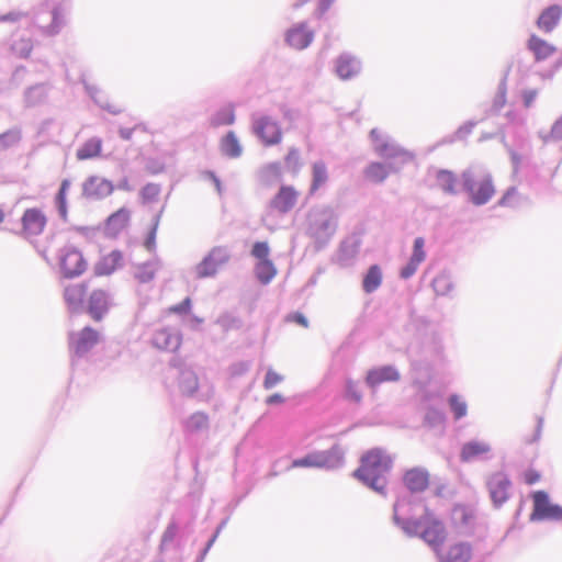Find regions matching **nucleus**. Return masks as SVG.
Wrapping results in <instances>:
<instances>
[{"label": "nucleus", "mask_w": 562, "mask_h": 562, "mask_svg": "<svg viewBox=\"0 0 562 562\" xmlns=\"http://www.w3.org/2000/svg\"><path fill=\"white\" fill-rule=\"evenodd\" d=\"M408 501L405 497L397 498L393 505V521L405 535L420 537L431 549L439 554V549L446 540L447 532L441 520L431 515L427 508L419 518L405 517Z\"/></svg>", "instance_id": "f257e3e1"}, {"label": "nucleus", "mask_w": 562, "mask_h": 562, "mask_svg": "<svg viewBox=\"0 0 562 562\" xmlns=\"http://www.w3.org/2000/svg\"><path fill=\"white\" fill-rule=\"evenodd\" d=\"M394 464V457L386 449L375 447L364 452L360 465L352 473L353 477L379 495L386 497L389 474Z\"/></svg>", "instance_id": "f03ea898"}, {"label": "nucleus", "mask_w": 562, "mask_h": 562, "mask_svg": "<svg viewBox=\"0 0 562 562\" xmlns=\"http://www.w3.org/2000/svg\"><path fill=\"white\" fill-rule=\"evenodd\" d=\"M460 179L461 191L475 206L488 203L496 192L491 172L483 167L470 166L461 172Z\"/></svg>", "instance_id": "7ed1b4c3"}, {"label": "nucleus", "mask_w": 562, "mask_h": 562, "mask_svg": "<svg viewBox=\"0 0 562 562\" xmlns=\"http://www.w3.org/2000/svg\"><path fill=\"white\" fill-rule=\"evenodd\" d=\"M337 229V217L329 207L322 209L308 216L307 235L314 240L315 249L327 246Z\"/></svg>", "instance_id": "20e7f679"}, {"label": "nucleus", "mask_w": 562, "mask_h": 562, "mask_svg": "<svg viewBox=\"0 0 562 562\" xmlns=\"http://www.w3.org/2000/svg\"><path fill=\"white\" fill-rule=\"evenodd\" d=\"M370 138L373 144L374 151L386 160V162H396L402 167L414 159V154L400 146L393 138L382 135L378 128H372Z\"/></svg>", "instance_id": "39448f33"}, {"label": "nucleus", "mask_w": 562, "mask_h": 562, "mask_svg": "<svg viewBox=\"0 0 562 562\" xmlns=\"http://www.w3.org/2000/svg\"><path fill=\"white\" fill-rule=\"evenodd\" d=\"M251 133L266 147L276 146L282 140V128L278 120L263 112H254L250 115Z\"/></svg>", "instance_id": "423d86ee"}, {"label": "nucleus", "mask_w": 562, "mask_h": 562, "mask_svg": "<svg viewBox=\"0 0 562 562\" xmlns=\"http://www.w3.org/2000/svg\"><path fill=\"white\" fill-rule=\"evenodd\" d=\"M232 254L227 246L213 247L195 266L199 279L213 278L217 271L231 260Z\"/></svg>", "instance_id": "0eeeda50"}, {"label": "nucleus", "mask_w": 562, "mask_h": 562, "mask_svg": "<svg viewBox=\"0 0 562 562\" xmlns=\"http://www.w3.org/2000/svg\"><path fill=\"white\" fill-rule=\"evenodd\" d=\"M183 543L179 537V526L171 520L161 535L159 553L166 555L169 562L183 561Z\"/></svg>", "instance_id": "6e6552de"}, {"label": "nucleus", "mask_w": 562, "mask_h": 562, "mask_svg": "<svg viewBox=\"0 0 562 562\" xmlns=\"http://www.w3.org/2000/svg\"><path fill=\"white\" fill-rule=\"evenodd\" d=\"M485 485L495 508H501L509 499L513 483L505 472L497 471L490 474Z\"/></svg>", "instance_id": "1a4fd4ad"}, {"label": "nucleus", "mask_w": 562, "mask_h": 562, "mask_svg": "<svg viewBox=\"0 0 562 562\" xmlns=\"http://www.w3.org/2000/svg\"><path fill=\"white\" fill-rule=\"evenodd\" d=\"M59 268L64 278L72 279L86 271L87 261L80 250L75 246L67 245L60 249Z\"/></svg>", "instance_id": "9d476101"}, {"label": "nucleus", "mask_w": 562, "mask_h": 562, "mask_svg": "<svg viewBox=\"0 0 562 562\" xmlns=\"http://www.w3.org/2000/svg\"><path fill=\"white\" fill-rule=\"evenodd\" d=\"M533 509L530 515L531 521L562 520V506L552 504L546 491L532 493Z\"/></svg>", "instance_id": "9b49d317"}, {"label": "nucleus", "mask_w": 562, "mask_h": 562, "mask_svg": "<svg viewBox=\"0 0 562 562\" xmlns=\"http://www.w3.org/2000/svg\"><path fill=\"white\" fill-rule=\"evenodd\" d=\"M170 366L178 370V387L182 395L192 397L199 390V378L195 371L178 357H172Z\"/></svg>", "instance_id": "f8f14e48"}, {"label": "nucleus", "mask_w": 562, "mask_h": 562, "mask_svg": "<svg viewBox=\"0 0 562 562\" xmlns=\"http://www.w3.org/2000/svg\"><path fill=\"white\" fill-rule=\"evenodd\" d=\"M99 340V333L91 328L90 326H86L78 334H70L69 336V347L74 357L81 358L86 356L97 344Z\"/></svg>", "instance_id": "ddd939ff"}, {"label": "nucleus", "mask_w": 562, "mask_h": 562, "mask_svg": "<svg viewBox=\"0 0 562 562\" xmlns=\"http://www.w3.org/2000/svg\"><path fill=\"white\" fill-rule=\"evenodd\" d=\"M401 373L393 364H384L368 370L364 383L374 393L382 383L397 382Z\"/></svg>", "instance_id": "4468645a"}, {"label": "nucleus", "mask_w": 562, "mask_h": 562, "mask_svg": "<svg viewBox=\"0 0 562 562\" xmlns=\"http://www.w3.org/2000/svg\"><path fill=\"white\" fill-rule=\"evenodd\" d=\"M314 468L334 470L344 464V449L335 443L327 450L312 451Z\"/></svg>", "instance_id": "2eb2a0df"}, {"label": "nucleus", "mask_w": 562, "mask_h": 562, "mask_svg": "<svg viewBox=\"0 0 562 562\" xmlns=\"http://www.w3.org/2000/svg\"><path fill=\"white\" fill-rule=\"evenodd\" d=\"M47 218L37 207L26 209L21 217L22 229L19 233L24 237L38 236L44 232Z\"/></svg>", "instance_id": "dca6fc26"}, {"label": "nucleus", "mask_w": 562, "mask_h": 562, "mask_svg": "<svg viewBox=\"0 0 562 562\" xmlns=\"http://www.w3.org/2000/svg\"><path fill=\"white\" fill-rule=\"evenodd\" d=\"M430 474L424 467H414L406 470L403 474L402 481L404 486L412 494L423 493L429 486Z\"/></svg>", "instance_id": "f3484780"}, {"label": "nucleus", "mask_w": 562, "mask_h": 562, "mask_svg": "<svg viewBox=\"0 0 562 562\" xmlns=\"http://www.w3.org/2000/svg\"><path fill=\"white\" fill-rule=\"evenodd\" d=\"M492 447L486 441L470 440L462 445L460 450V461L470 463L477 460H490Z\"/></svg>", "instance_id": "a211bd4d"}, {"label": "nucleus", "mask_w": 562, "mask_h": 562, "mask_svg": "<svg viewBox=\"0 0 562 562\" xmlns=\"http://www.w3.org/2000/svg\"><path fill=\"white\" fill-rule=\"evenodd\" d=\"M114 191V184L98 176L89 177L82 184V194L87 199L102 200Z\"/></svg>", "instance_id": "6ab92c4d"}, {"label": "nucleus", "mask_w": 562, "mask_h": 562, "mask_svg": "<svg viewBox=\"0 0 562 562\" xmlns=\"http://www.w3.org/2000/svg\"><path fill=\"white\" fill-rule=\"evenodd\" d=\"M284 40L289 46L301 50L312 44L314 32L307 27L306 22H300L286 31Z\"/></svg>", "instance_id": "aec40b11"}, {"label": "nucleus", "mask_w": 562, "mask_h": 562, "mask_svg": "<svg viewBox=\"0 0 562 562\" xmlns=\"http://www.w3.org/2000/svg\"><path fill=\"white\" fill-rule=\"evenodd\" d=\"M335 71L342 80L352 79L360 74L361 61L349 53H342L335 61Z\"/></svg>", "instance_id": "412c9836"}, {"label": "nucleus", "mask_w": 562, "mask_h": 562, "mask_svg": "<svg viewBox=\"0 0 562 562\" xmlns=\"http://www.w3.org/2000/svg\"><path fill=\"white\" fill-rule=\"evenodd\" d=\"M88 291L87 283H78L69 285L64 291V299L68 310L71 313H82L85 307V297Z\"/></svg>", "instance_id": "4be33fe9"}, {"label": "nucleus", "mask_w": 562, "mask_h": 562, "mask_svg": "<svg viewBox=\"0 0 562 562\" xmlns=\"http://www.w3.org/2000/svg\"><path fill=\"white\" fill-rule=\"evenodd\" d=\"M297 201V192L292 186H281L278 193L270 201V207L285 214L290 212Z\"/></svg>", "instance_id": "5701e85b"}, {"label": "nucleus", "mask_w": 562, "mask_h": 562, "mask_svg": "<svg viewBox=\"0 0 562 562\" xmlns=\"http://www.w3.org/2000/svg\"><path fill=\"white\" fill-rule=\"evenodd\" d=\"M109 311V295L103 290H94L88 300L87 312L94 321H101Z\"/></svg>", "instance_id": "b1692460"}, {"label": "nucleus", "mask_w": 562, "mask_h": 562, "mask_svg": "<svg viewBox=\"0 0 562 562\" xmlns=\"http://www.w3.org/2000/svg\"><path fill=\"white\" fill-rule=\"evenodd\" d=\"M153 344L158 349L176 351L181 345V336L177 330L164 328L155 333Z\"/></svg>", "instance_id": "393cba45"}, {"label": "nucleus", "mask_w": 562, "mask_h": 562, "mask_svg": "<svg viewBox=\"0 0 562 562\" xmlns=\"http://www.w3.org/2000/svg\"><path fill=\"white\" fill-rule=\"evenodd\" d=\"M453 525L464 532L472 530L475 521V515L472 507L467 505H456L451 513Z\"/></svg>", "instance_id": "a878e982"}, {"label": "nucleus", "mask_w": 562, "mask_h": 562, "mask_svg": "<svg viewBox=\"0 0 562 562\" xmlns=\"http://www.w3.org/2000/svg\"><path fill=\"white\" fill-rule=\"evenodd\" d=\"M131 211L126 207H121L112 213L106 218L105 231L106 235L111 237L117 236L130 223Z\"/></svg>", "instance_id": "bb28decb"}, {"label": "nucleus", "mask_w": 562, "mask_h": 562, "mask_svg": "<svg viewBox=\"0 0 562 562\" xmlns=\"http://www.w3.org/2000/svg\"><path fill=\"white\" fill-rule=\"evenodd\" d=\"M123 254L120 250H112L109 255L103 256L94 266L97 276H110L117 268L122 267Z\"/></svg>", "instance_id": "cd10ccee"}, {"label": "nucleus", "mask_w": 562, "mask_h": 562, "mask_svg": "<svg viewBox=\"0 0 562 562\" xmlns=\"http://www.w3.org/2000/svg\"><path fill=\"white\" fill-rule=\"evenodd\" d=\"M562 16V7L552 4L546 8L537 20V25L542 31L550 33L559 24Z\"/></svg>", "instance_id": "c85d7f7f"}, {"label": "nucleus", "mask_w": 562, "mask_h": 562, "mask_svg": "<svg viewBox=\"0 0 562 562\" xmlns=\"http://www.w3.org/2000/svg\"><path fill=\"white\" fill-rule=\"evenodd\" d=\"M400 171L396 162H371L366 168V177L374 182H383L390 173Z\"/></svg>", "instance_id": "c756f323"}, {"label": "nucleus", "mask_w": 562, "mask_h": 562, "mask_svg": "<svg viewBox=\"0 0 562 562\" xmlns=\"http://www.w3.org/2000/svg\"><path fill=\"white\" fill-rule=\"evenodd\" d=\"M437 555L440 562H469L472 558V547L468 542H458L451 546L445 555Z\"/></svg>", "instance_id": "7c9ffc66"}, {"label": "nucleus", "mask_w": 562, "mask_h": 562, "mask_svg": "<svg viewBox=\"0 0 562 562\" xmlns=\"http://www.w3.org/2000/svg\"><path fill=\"white\" fill-rule=\"evenodd\" d=\"M220 150L223 156L229 159H237L243 155V146L234 131L227 132L221 139Z\"/></svg>", "instance_id": "2f4dec72"}, {"label": "nucleus", "mask_w": 562, "mask_h": 562, "mask_svg": "<svg viewBox=\"0 0 562 562\" xmlns=\"http://www.w3.org/2000/svg\"><path fill=\"white\" fill-rule=\"evenodd\" d=\"M528 48L535 55L537 61L548 59L557 50L555 47L537 35H531L528 40Z\"/></svg>", "instance_id": "473e14b6"}, {"label": "nucleus", "mask_w": 562, "mask_h": 562, "mask_svg": "<svg viewBox=\"0 0 562 562\" xmlns=\"http://www.w3.org/2000/svg\"><path fill=\"white\" fill-rule=\"evenodd\" d=\"M436 180L443 193L457 195L460 192L457 189L458 178L454 172L448 169H439L436 173Z\"/></svg>", "instance_id": "72a5a7b5"}, {"label": "nucleus", "mask_w": 562, "mask_h": 562, "mask_svg": "<svg viewBox=\"0 0 562 562\" xmlns=\"http://www.w3.org/2000/svg\"><path fill=\"white\" fill-rule=\"evenodd\" d=\"M382 270L379 265H371L363 276L362 289L366 293L375 292L382 284Z\"/></svg>", "instance_id": "f704fd0d"}, {"label": "nucleus", "mask_w": 562, "mask_h": 562, "mask_svg": "<svg viewBox=\"0 0 562 562\" xmlns=\"http://www.w3.org/2000/svg\"><path fill=\"white\" fill-rule=\"evenodd\" d=\"M159 267H160V260L157 257H155L154 259L148 260L144 263H139L136 266L137 270L134 273V278L139 283H148L151 280H154Z\"/></svg>", "instance_id": "c9c22d12"}, {"label": "nucleus", "mask_w": 562, "mask_h": 562, "mask_svg": "<svg viewBox=\"0 0 562 562\" xmlns=\"http://www.w3.org/2000/svg\"><path fill=\"white\" fill-rule=\"evenodd\" d=\"M497 204L503 207L518 209L522 205L529 204V199L518 192L516 187H509L503 196L498 200Z\"/></svg>", "instance_id": "e433bc0d"}, {"label": "nucleus", "mask_w": 562, "mask_h": 562, "mask_svg": "<svg viewBox=\"0 0 562 562\" xmlns=\"http://www.w3.org/2000/svg\"><path fill=\"white\" fill-rule=\"evenodd\" d=\"M48 89L44 83H36L24 91V103L27 108L42 104L47 98Z\"/></svg>", "instance_id": "4c0bfd02"}, {"label": "nucleus", "mask_w": 562, "mask_h": 562, "mask_svg": "<svg viewBox=\"0 0 562 562\" xmlns=\"http://www.w3.org/2000/svg\"><path fill=\"white\" fill-rule=\"evenodd\" d=\"M328 181L327 166L323 160H317L312 165V182L310 193L314 194Z\"/></svg>", "instance_id": "58836bf2"}, {"label": "nucleus", "mask_w": 562, "mask_h": 562, "mask_svg": "<svg viewBox=\"0 0 562 562\" xmlns=\"http://www.w3.org/2000/svg\"><path fill=\"white\" fill-rule=\"evenodd\" d=\"M81 82L85 86L86 92L89 94V97L103 110L108 111L111 114H120L122 110L115 105L110 104L106 100H103L100 94L101 91L98 87L90 85L86 81L83 76L81 77Z\"/></svg>", "instance_id": "ea45409f"}, {"label": "nucleus", "mask_w": 562, "mask_h": 562, "mask_svg": "<svg viewBox=\"0 0 562 562\" xmlns=\"http://www.w3.org/2000/svg\"><path fill=\"white\" fill-rule=\"evenodd\" d=\"M259 181L265 186H271L281 180V164L273 161L261 167L258 173Z\"/></svg>", "instance_id": "a19ab883"}, {"label": "nucleus", "mask_w": 562, "mask_h": 562, "mask_svg": "<svg viewBox=\"0 0 562 562\" xmlns=\"http://www.w3.org/2000/svg\"><path fill=\"white\" fill-rule=\"evenodd\" d=\"M507 75H508V70L504 74L503 78L501 79L498 87H497V92L493 100V103H492L491 108L486 111L485 116L498 114L499 111L506 104Z\"/></svg>", "instance_id": "79ce46f5"}, {"label": "nucleus", "mask_w": 562, "mask_h": 562, "mask_svg": "<svg viewBox=\"0 0 562 562\" xmlns=\"http://www.w3.org/2000/svg\"><path fill=\"white\" fill-rule=\"evenodd\" d=\"M254 272L258 281L266 285L276 277L277 269L271 260H262L256 263Z\"/></svg>", "instance_id": "37998d69"}, {"label": "nucleus", "mask_w": 562, "mask_h": 562, "mask_svg": "<svg viewBox=\"0 0 562 562\" xmlns=\"http://www.w3.org/2000/svg\"><path fill=\"white\" fill-rule=\"evenodd\" d=\"M102 148V140L98 137H92L83 143L77 150V158L79 160H87L100 155Z\"/></svg>", "instance_id": "c03bdc74"}, {"label": "nucleus", "mask_w": 562, "mask_h": 562, "mask_svg": "<svg viewBox=\"0 0 562 562\" xmlns=\"http://www.w3.org/2000/svg\"><path fill=\"white\" fill-rule=\"evenodd\" d=\"M235 108L233 104H228L221 108L213 114L211 117V125L214 127L232 125L235 123Z\"/></svg>", "instance_id": "a18cd8bd"}, {"label": "nucleus", "mask_w": 562, "mask_h": 562, "mask_svg": "<svg viewBox=\"0 0 562 562\" xmlns=\"http://www.w3.org/2000/svg\"><path fill=\"white\" fill-rule=\"evenodd\" d=\"M431 286L437 295H448L453 290V281L448 272H441L434 278Z\"/></svg>", "instance_id": "49530a36"}, {"label": "nucleus", "mask_w": 562, "mask_h": 562, "mask_svg": "<svg viewBox=\"0 0 562 562\" xmlns=\"http://www.w3.org/2000/svg\"><path fill=\"white\" fill-rule=\"evenodd\" d=\"M209 425V417L204 413L196 412L192 414L184 423L187 431L196 432L205 429Z\"/></svg>", "instance_id": "de8ad7c7"}, {"label": "nucleus", "mask_w": 562, "mask_h": 562, "mask_svg": "<svg viewBox=\"0 0 562 562\" xmlns=\"http://www.w3.org/2000/svg\"><path fill=\"white\" fill-rule=\"evenodd\" d=\"M450 411L453 414L456 420H459L467 416L468 405L458 394H451L448 398Z\"/></svg>", "instance_id": "09e8293b"}, {"label": "nucleus", "mask_w": 562, "mask_h": 562, "mask_svg": "<svg viewBox=\"0 0 562 562\" xmlns=\"http://www.w3.org/2000/svg\"><path fill=\"white\" fill-rule=\"evenodd\" d=\"M216 324L224 331H228L233 329H239L243 326V321L232 313H224L217 317Z\"/></svg>", "instance_id": "8fccbe9b"}, {"label": "nucleus", "mask_w": 562, "mask_h": 562, "mask_svg": "<svg viewBox=\"0 0 562 562\" xmlns=\"http://www.w3.org/2000/svg\"><path fill=\"white\" fill-rule=\"evenodd\" d=\"M445 419H446V416L441 409L436 408L434 406L427 407L425 417H424L426 425H428L431 428H435V427L441 426L445 423Z\"/></svg>", "instance_id": "3c124183"}, {"label": "nucleus", "mask_w": 562, "mask_h": 562, "mask_svg": "<svg viewBox=\"0 0 562 562\" xmlns=\"http://www.w3.org/2000/svg\"><path fill=\"white\" fill-rule=\"evenodd\" d=\"M21 130L18 127L10 128L4 133L0 134V147L8 149L16 145L21 140Z\"/></svg>", "instance_id": "603ef678"}, {"label": "nucleus", "mask_w": 562, "mask_h": 562, "mask_svg": "<svg viewBox=\"0 0 562 562\" xmlns=\"http://www.w3.org/2000/svg\"><path fill=\"white\" fill-rule=\"evenodd\" d=\"M285 168L293 173H297L301 170L302 162L300 157V151L295 147H291L284 157Z\"/></svg>", "instance_id": "864d4df0"}, {"label": "nucleus", "mask_w": 562, "mask_h": 562, "mask_svg": "<svg viewBox=\"0 0 562 562\" xmlns=\"http://www.w3.org/2000/svg\"><path fill=\"white\" fill-rule=\"evenodd\" d=\"M345 397L355 403H360L362 400V392L359 390V382L352 379H347L345 382Z\"/></svg>", "instance_id": "5fc2aeb1"}, {"label": "nucleus", "mask_w": 562, "mask_h": 562, "mask_svg": "<svg viewBox=\"0 0 562 562\" xmlns=\"http://www.w3.org/2000/svg\"><path fill=\"white\" fill-rule=\"evenodd\" d=\"M161 192V187L158 183L149 182L140 190V198L143 203H150L157 200Z\"/></svg>", "instance_id": "6e6d98bb"}, {"label": "nucleus", "mask_w": 562, "mask_h": 562, "mask_svg": "<svg viewBox=\"0 0 562 562\" xmlns=\"http://www.w3.org/2000/svg\"><path fill=\"white\" fill-rule=\"evenodd\" d=\"M359 249V245L355 241L344 240L339 247V260L347 261L352 259Z\"/></svg>", "instance_id": "4d7b16f0"}, {"label": "nucleus", "mask_w": 562, "mask_h": 562, "mask_svg": "<svg viewBox=\"0 0 562 562\" xmlns=\"http://www.w3.org/2000/svg\"><path fill=\"white\" fill-rule=\"evenodd\" d=\"M540 138L543 143H549L551 140L559 142L562 140V116H560L552 125L551 131L548 134L539 133Z\"/></svg>", "instance_id": "13d9d810"}, {"label": "nucleus", "mask_w": 562, "mask_h": 562, "mask_svg": "<svg viewBox=\"0 0 562 562\" xmlns=\"http://www.w3.org/2000/svg\"><path fill=\"white\" fill-rule=\"evenodd\" d=\"M159 221H160V215L159 214L155 215V217L153 218V225H151V227L146 236V239L144 241V246L150 252L155 251V249H156V235H157Z\"/></svg>", "instance_id": "bf43d9fd"}, {"label": "nucleus", "mask_w": 562, "mask_h": 562, "mask_svg": "<svg viewBox=\"0 0 562 562\" xmlns=\"http://www.w3.org/2000/svg\"><path fill=\"white\" fill-rule=\"evenodd\" d=\"M32 48L31 40L27 38H21L12 44V52L21 58H27Z\"/></svg>", "instance_id": "052dcab7"}, {"label": "nucleus", "mask_w": 562, "mask_h": 562, "mask_svg": "<svg viewBox=\"0 0 562 562\" xmlns=\"http://www.w3.org/2000/svg\"><path fill=\"white\" fill-rule=\"evenodd\" d=\"M270 248L267 241H256L251 247V256L257 258L258 261L270 260L268 258Z\"/></svg>", "instance_id": "680f3d73"}, {"label": "nucleus", "mask_w": 562, "mask_h": 562, "mask_svg": "<svg viewBox=\"0 0 562 562\" xmlns=\"http://www.w3.org/2000/svg\"><path fill=\"white\" fill-rule=\"evenodd\" d=\"M424 247L425 239L423 237H416L414 239L413 252L411 255V258L415 259L416 261L423 262L426 259V251Z\"/></svg>", "instance_id": "e2e57ef3"}, {"label": "nucleus", "mask_w": 562, "mask_h": 562, "mask_svg": "<svg viewBox=\"0 0 562 562\" xmlns=\"http://www.w3.org/2000/svg\"><path fill=\"white\" fill-rule=\"evenodd\" d=\"M283 381V376L272 369H268L263 380V387L271 390L277 384Z\"/></svg>", "instance_id": "0e129e2a"}, {"label": "nucleus", "mask_w": 562, "mask_h": 562, "mask_svg": "<svg viewBox=\"0 0 562 562\" xmlns=\"http://www.w3.org/2000/svg\"><path fill=\"white\" fill-rule=\"evenodd\" d=\"M52 22L46 27V33L49 35H55L60 31L61 27V20H60V13L58 8H53L52 12Z\"/></svg>", "instance_id": "69168bd1"}, {"label": "nucleus", "mask_w": 562, "mask_h": 562, "mask_svg": "<svg viewBox=\"0 0 562 562\" xmlns=\"http://www.w3.org/2000/svg\"><path fill=\"white\" fill-rule=\"evenodd\" d=\"M420 263V261H416L415 259L409 257L407 263L404 267H402L400 271V277L404 280L409 279L415 274Z\"/></svg>", "instance_id": "338daca9"}, {"label": "nucleus", "mask_w": 562, "mask_h": 562, "mask_svg": "<svg viewBox=\"0 0 562 562\" xmlns=\"http://www.w3.org/2000/svg\"><path fill=\"white\" fill-rule=\"evenodd\" d=\"M280 112L283 119L290 124L294 123L300 117V112L296 109L289 108L285 104L280 106Z\"/></svg>", "instance_id": "774afa93"}]
</instances>
